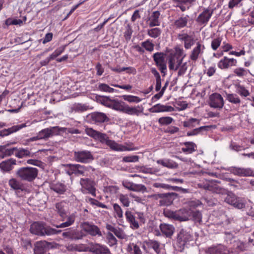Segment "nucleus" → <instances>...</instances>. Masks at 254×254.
<instances>
[{"instance_id": "58836bf2", "label": "nucleus", "mask_w": 254, "mask_h": 254, "mask_svg": "<svg viewBox=\"0 0 254 254\" xmlns=\"http://www.w3.org/2000/svg\"><path fill=\"white\" fill-rule=\"evenodd\" d=\"M200 121L194 118H190L183 123V126L189 128H192L199 125Z\"/></svg>"}, {"instance_id": "09e8293b", "label": "nucleus", "mask_w": 254, "mask_h": 254, "mask_svg": "<svg viewBox=\"0 0 254 254\" xmlns=\"http://www.w3.org/2000/svg\"><path fill=\"white\" fill-rule=\"evenodd\" d=\"M161 33V30L159 28H153L148 30L147 34L151 37L156 38L158 37Z\"/></svg>"}, {"instance_id": "ea45409f", "label": "nucleus", "mask_w": 254, "mask_h": 254, "mask_svg": "<svg viewBox=\"0 0 254 254\" xmlns=\"http://www.w3.org/2000/svg\"><path fill=\"white\" fill-rule=\"evenodd\" d=\"M85 201L86 202L89 203L92 205H96L98 207L102 208H105V209H108V207L107 205L105 204L102 203V202L99 201L98 200L90 197L89 196H86L85 198Z\"/></svg>"}, {"instance_id": "3c124183", "label": "nucleus", "mask_w": 254, "mask_h": 254, "mask_svg": "<svg viewBox=\"0 0 254 254\" xmlns=\"http://www.w3.org/2000/svg\"><path fill=\"white\" fill-rule=\"evenodd\" d=\"M173 121V119L170 117H163L158 119V123L161 126H167L171 124Z\"/></svg>"}, {"instance_id": "69168bd1", "label": "nucleus", "mask_w": 254, "mask_h": 254, "mask_svg": "<svg viewBox=\"0 0 254 254\" xmlns=\"http://www.w3.org/2000/svg\"><path fill=\"white\" fill-rule=\"evenodd\" d=\"M114 234L119 239H124L126 238V235L124 231L119 228H117L114 232Z\"/></svg>"}, {"instance_id": "c03bdc74", "label": "nucleus", "mask_w": 254, "mask_h": 254, "mask_svg": "<svg viewBox=\"0 0 254 254\" xmlns=\"http://www.w3.org/2000/svg\"><path fill=\"white\" fill-rule=\"evenodd\" d=\"M123 98L126 101L129 103H139L141 101L142 99L138 96L130 95H123Z\"/></svg>"}, {"instance_id": "20e7f679", "label": "nucleus", "mask_w": 254, "mask_h": 254, "mask_svg": "<svg viewBox=\"0 0 254 254\" xmlns=\"http://www.w3.org/2000/svg\"><path fill=\"white\" fill-rule=\"evenodd\" d=\"M75 251L89 252L93 254H111V251L107 246L100 243L91 242L88 245L75 244Z\"/></svg>"}, {"instance_id": "f8f14e48", "label": "nucleus", "mask_w": 254, "mask_h": 254, "mask_svg": "<svg viewBox=\"0 0 254 254\" xmlns=\"http://www.w3.org/2000/svg\"><path fill=\"white\" fill-rule=\"evenodd\" d=\"M8 185L10 188L15 191L17 196L20 197L26 192H29L28 189L26 188L23 184L15 178L10 179L8 181Z\"/></svg>"}, {"instance_id": "f704fd0d", "label": "nucleus", "mask_w": 254, "mask_h": 254, "mask_svg": "<svg viewBox=\"0 0 254 254\" xmlns=\"http://www.w3.org/2000/svg\"><path fill=\"white\" fill-rule=\"evenodd\" d=\"M173 1L176 4V7H179L182 11H185L189 8L192 0H173Z\"/></svg>"}, {"instance_id": "680f3d73", "label": "nucleus", "mask_w": 254, "mask_h": 254, "mask_svg": "<svg viewBox=\"0 0 254 254\" xmlns=\"http://www.w3.org/2000/svg\"><path fill=\"white\" fill-rule=\"evenodd\" d=\"M139 160V157L137 155H131L125 156L123 158V161L124 162H136Z\"/></svg>"}, {"instance_id": "9b49d317", "label": "nucleus", "mask_w": 254, "mask_h": 254, "mask_svg": "<svg viewBox=\"0 0 254 254\" xmlns=\"http://www.w3.org/2000/svg\"><path fill=\"white\" fill-rule=\"evenodd\" d=\"M177 195L174 192H168L163 193H158L155 194V198L159 200L160 206H169L172 204L175 197Z\"/></svg>"}, {"instance_id": "7c9ffc66", "label": "nucleus", "mask_w": 254, "mask_h": 254, "mask_svg": "<svg viewBox=\"0 0 254 254\" xmlns=\"http://www.w3.org/2000/svg\"><path fill=\"white\" fill-rule=\"evenodd\" d=\"M160 15V13L159 11H155L151 13L148 18L149 27H152L160 25V22L159 21Z\"/></svg>"}, {"instance_id": "473e14b6", "label": "nucleus", "mask_w": 254, "mask_h": 254, "mask_svg": "<svg viewBox=\"0 0 254 254\" xmlns=\"http://www.w3.org/2000/svg\"><path fill=\"white\" fill-rule=\"evenodd\" d=\"M207 253L210 254H233L232 252H230L228 250L222 246L210 248L207 250Z\"/></svg>"}, {"instance_id": "4be33fe9", "label": "nucleus", "mask_w": 254, "mask_h": 254, "mask_svg": "<svg viewBox=\"0 0 254 254\" xmlns=\"http://www.w3.org/2000/svg\"><path fill=\"white\" fill-rule=\"evenodd\" d=\"M183 58L177 55H171L169 58L168 64L170 70H177L182 63Z\"/></svg>"}, {"instance_id": "aec40b11", "label": "nucleus", "mask_w": 254, "mask_h": 254, "mask_svg": "<svg viewBox=\"0 0 254 254\" xmlns=\"http://www.w3.org/2000/svg\"><path fill=\"white\" fill-rule=\"evenodd\" d=\"M91 121L96 125L108 122L110 120L107 116L104 113L94 112L90 115Z\"/></svg>"}, {"instance_id": "603ef678", "label": "nucleus", "mask_w": 254, "mask_h": 254, "mask_svg": "<svg viewBox=\"0 0 254 254\" xmlns=\"http://www.w3.org/2000/svg\"><path fill=\"white\" fill-rule=\"evenodd\" d=\"M206 130V126H202L198 127H196L192 130L188 131L187 133V136H192L197 135L202 131Z\"/></svg>"}, {"instance_id": "864d4df0", "label": "nucleus", "mask_w": 254, "mask_h": 254, "mask_svg": "<svg viewBox=\"0 0 254 254\" xmlns=\"http://www.w3.org/2000/svg\"><path fill=\"white\" fill-rule=\"evenodd\" d=\"M66 45L61 46L56 49L54 52L51 55V59L54 60L61 55L65 50Z\"/></svg>"}, {"instance_id": "e2e57ef3", "label": "nucleus", "mask_w": 254, "mask_h": 254, "mask_svg": "<svg viewBox=\"0 0 254 254\" xmlns=\"http://www.w3.org/2000/svg\"><path fill=\"white\" fill-rule=\"evenodd\" d=\"M201 219V213L198 211H192L191 210L190 214V220L193 219L196 221H199Z\"/></svg>"}, {"instance_id": "c85d7f7f", "label": "nucleus", "mask_w": 254, "mask_h": 254, "mask_svg": "<svg viewBox=\"0 0 254 254\" xmlns=\"http://www.w3.org/2000/svg\"><path fill=\"white\" fill-rule=\"evenodd\" d=\"M50 189L59 194H64L67 190V187L61 182L52 183L50 186Z\"/></svg>"}, {"instance_id": "0eeeda50", "label": "nucleus", "mask_w": 254, "mask_h": 254, "mask_svg": "<svg viewBox=\"0 0 254 254\" xmlns=\"http://www.w3.org/2000/svg\"><path fill=\"white\" fill-rule=\"evenodd\" d=\"M38 170L32 167H23L19 168L16 175L21 180L27 182H33L37 177Z\"/></svg>"}, {"instance_id": "2f4dec72", "label": "nucleus", "mask_w": 254, "mask_h": 254, "mask_svg": "<svg viewBox=\"0 0 254 254\" xmlns=\"http://www.w3.org/2000/svg\"><path fill=\"white\" fill-rule=\"evenodd\" d=\"M189 18V16L188 15L180 17L174 21V26L176 29H181L185 27L188 23Z\"/></svg>"}, {"instance_id": "b1692460", "label": "nucleus", "mask_w": 254, "mask_h": 254, "mask_svg": "<svg viewBox=\"0 0 254 254\" xmlns=\"http://www.w3.org/2000/svg\"><path fill=\"white\" fill-rule=\"evenodd\" d=\"M231 172L235 175L240 177H248L253 176V172L250 168H244L234 167L231 169Z\"/></svg>"}, {"instance_id": "a19ab883", "label": "nucleus", "mask_w": 254, "mask_h": 254, "mask_svg": "<svg viewBox=\"0 0 254 254\" xmlns=\"http://www.w3.org/2000/svg\"><path fill=\"white\" fill-rule=\"evenodd\" d=\"M184 147L182 148V150L187 153H191L195 149V144L192 142H186L184 143Z\"/></svg>"}, {"instance_id": "c9c22d12", "label": "nucleus", "mask_w": 254, "mask_h": 254, "mask_svg": "<svg viewBox=\"0 0 254 254\" xmlns=\"http://www.w3.org/2000/svg\"><path fill=\"white\" fill-rule=\"evenodd\" d=\"M106 145L108 146L112 150L118 151L128 150L129 149L123 145L119 144L114 140L109 139Z\"/></svg>"}, {"instance_id": "bb28decb", "label": "nucleus", "mask_w": 254, "mask_h": 254, "mask_svg": "<svg viewBox=\"0 0 254 254\" xmlns=\"http://www.w3.org/2000/svg\"><path fill=\"white\" fill-rule=\"evenodd\" d=\"M26 127V124H22L20 125H17L15 126H13L11 127L8 128L7 129H4L0 131V136L1 137H4L5 136L8 135L12 133L15 132L21 129Z\"/></svg>"}, {"instance_id": "393cba45", "label": "nucleus", "mask_w": 254, "mask_h": 254, "mask_svg": "<svg viewBox=\"0 0 254 254\" xmlns=\"http://www.w3.org/2000/svg\"><path fill=\"white\" fill-rule=\"evenodd\" d=\"M151 113H160V112H173L174 109L171 106L164 105L161 104H157L154 105L149 110Z\"/></svg>"}, {"instance_id": "052dcab7", "label": "nucleus", "mask_w": 254, "mask_h": 254, "mask_svg": "<svg viewBox=\"0 0 254 254\" xmlns=\"http://www.w3.org/2000/svg\"><path fill=\"white\" fill-rule=\"evenodd\" d=\"M153 186L156 188H162L168 190H175L174 187L164 183H155L153 184Z\"/></svg>"}, {"instance_id": "8fccbe9b", "label": "nucleus", "mask_w": 254, "mask_h": 254, "mask_svg": "<svg viewBox=\"0 0 254 254\" xmlns=\"http://www.w3.org/2000/svg\"><path fill=\"white\" fill-rule=\"evenodd\" d=\"M119 199L124 207H128L130 204V200L127 194H120L119 196Z\"/></svg>"}, {"instance_id": "412c9836", "label": "nucleus", "mask_w": 254, "mask_h": 254, "mask_svg": "<svg viewBox=\"0 0 254 254\" xmlns=\"http://www.w3.org/2000/svg\"><path fill=\"white\" fill-rule=\"evenodd\" d=\"M51 244L45 241L37 242L35 246L34 254H46Z\"/></svg>"}, {"instance_id": "bf43d9fd", "label": "nucleus", "mask_w": 254, "mask_h": 254, "mask_svg": "<svg viewBox=\"0 0 254 254\" xmlns=\"http://www.w3.org/2000/svg\"><path fill=\"white\" fill-rule=\"evenodd\" d=\"M237 91L242 96L247 97L250 95L249 91L245 87L240 85L237 87Z\"/></svg>"}, {"instance_id": "a18cd8bd", "label": "nucleus", "mask_w": 254, "mask_h": 254, "mask_svg": "<svg viewBox=\"0 0 254 254\" xmlns=\"http://www.w3.org/2000/svg\"><path fill=\"white\" fill-rule=\"evenodd\" d=\"M141 45L147 51L152 52L154 50V45L150 39H147L146 41L142 42L141 43Z\"/></svg>"}, {"instance_id": "4c0bfd02", "label": "nucleus", "mask_w": 254, "mask_h": 254, "mask_svg": "<svg viewBox=\"0 0 254 254\" xmlns=\"http://www.w3.org/2000/svg\"><path fill=\"white\" fill-rule=\"evenodd\" d=\"M145 244L148 248H151L157 253L160 252V244L159 242L154 240H148L145 242Z\"/></svg>"}, {"instance_id": "f257e3e1", "label": "nucleus", "mask_w": 254, "mask_h": 254, "mask_svg": "<svg viewBox=\"0 0 254 254\" xmlns=\"http://www.w3.org/2000/svg\"><path fill=\"white\" fill-rule=\"evenodd\" d=\"M100 103L104 106L117 111H119L129 115L138 116L141 112L137 107H130L124 102L118 99L110 98L109 96H102L100 99Z\"/></svg>"}, {"instance_id": "c756f323", "label": "nucleus", "mask_w": 254, "mask_h": 254, "mask_svg": "<svg viewBox=\"0 0 254 254\" xmlns=\"http://www.w3.org/2000/svg\"><path fill=\"white\" fill-rule=\"evenodd\" d=\"M237 61L234 59H228L225 57L218 64V66L221 69L228 68L230 66L235 65Z\"/></svg>"}, {"instance_id": "5701e85b", "label": "nucleus", "mask_w": 254, "mask_h": 254, "mask_svg": "<svg viewBox=\"0 0 254 254\" xmlns=\"http://www.w3.org/2000/svg\"><path fill=\"white\" fill-rule=\"evenodd\" d=\"M62 235L64 238H67L71 240H79L81 239L83 237V235L81 231L76 229H71L64 232Z\"/></svg>"}, {"instance_id": "79ce46f5", "label": "nucleus", "mask_w": 254, "mask_h": 254, "mask_svg": "<svg viewBox=\"0 0 254 254\" xmlns=\"http://www.w3.org/2000/svg\"><path fill=\"white\" fill-rule=\"evenodd\" d=\"M201 44L199 43H197L196 46L193 49L191 54L190 55V59L192 61H196L201 51Z\"/></svg>"}, {"instance_id": "338daca9", "label": "nucleus", "mask_w": 254, "mask_h": 254, "mask_svg": "<svg viewBox=\"0 0 254 254\" xmlns=\"http://www.w3.org/2000/svg\"><path fill=\"white\" fill-rule=\"evenodd\" d=\"M179 131V128L177 127L170 126L164 130L165 133L174 134Z\"/></svg>"}, {"instance_id": "49530a36", "label": "nucleus", "mask_w": 254, "mask_h": 254, "mask_svg": "<svg viewBox=\"0 0 254 254\" xmlns=\"http://www.w3.org/2000/svg\"><path fill=\"white\" fill-rule=\"evenodd\" d=\"M226 99L230 102L234 104H239L241 102L240 99L235 94H227L226 95Z\"/></svg>"}, {"instance_id": "dca6fc26", "label": "nucleus", "mask_w": 254, "mask_h": 254, "mask_svg": "<svg viewBox=\"0 0 254 254\" xmlns=\"http://www.w3.org/2000/svg\"><path fill=\"white\" fill-rule=\"evenodd\" d=\"M159 229L161 232V235L168 238H171L175 232V227L173 225L167 223H161L159 225ZM156 236H160L161 233L159 231H156Z\"/></svg>"}, {"instance_id": "7ed1b4c3", "label": "nucleus", "mask_w": 254, "mask_h": 254, "mask_svg": "<svg viewBox=\"0 0 254 254\" xmlns=\"http://www.w3.org/2000/svg\"><path fill=\"white\" fill-rule=\"evenodd\" d=\"M55 211L57 212L62 219V221H64L67 217V220L60 225H54L56 228H65L72 225L75 220V215L72 213L69 215L67 214V204L64 201H61L55 204Z\"/></svg>"}, {"instance_id": "37998d69", "label": "nucleus", "mask_w": 254, "mask_h": 254, "mask_svg": "<svg viewBox=\"0 0 254 254\" xmlns=\"http://www.w3.org/2000/svg\"><path fill=\"white\" fill-rule=\"evenodd\" d=\"M97 89L100 91L107 93H113L115 90V89L110 87L105 83H99Z\"/></svg>"}, {"instance_id": "72a5a7b5", "label": "nucleus", "mask_w": 254, "mask_h": 254, "mask_svg": "<svg viewBox=\"0 0 254 254\" xmlns=\"http://www.w3.org/2000/svg\"><path fill=\"white\" fill-rule=\"evenodd\" d=\"M157 163L169 169H175L178 167V164L171 159L158 160Z\"/></svg>"}, {"instance_id": "f3484780", "label": "nucleus", "mask_w": 254, "mask_h": 254, "mask_svg": "<svg viewBox=\"0 0 254 254\" xmlns=\"http://www.w3.org/2000/svg\"><path fill=\"white\" fill-rule=\"evenodd\" d=\"M81 227L82 229L89 235L95 237L98 236L100 237L102 236V232L99 228L94 224L86 222L81 224Z\"/></svg>"}, {"instance_id": "f03ea898", "label": "nucleus", "mask_w": 254, "mask_h": 254, "mask_svg": "<svg viewBox=\"0 0 254 254\" xmlns=\"http://www.w3.org/2000/svg\"><path fill=\"white\" fill-rule=\"evenodd\" d=\"M219 182L216 180H207V190L218 194H226L224 201L238 209L245 207L244 203L238 200L236 196L232 192L228 191L219 185Z\"/></svg>"}, {"instance_id": "6e6d98bb", "label": "nucleus", "mask_w": 254, "mask_h": 254, "mask_svg": "<svg viewBox=\"0 0 254 254\" xmlns=\"http://www.w3.org/2000/svg\"><path fill=\"white\" fill-rule=\"evenodd\" d=\"M107 239L108 241V244L111 247L117 244V240L116 238L111 232L107 233Z\"/></svg>"}, {"instance_id": "774afa93", "label": "nucleus", "mask_w": 254, "mask_h": 254, "mask_svg": "<svg viewBox=\"0 0 254 254\" xmlns=\"http://www.w3.org/2000/svg\"><path fill=\"white\" fill-rule=\"evenodd\" d=\"M234 72L239 77H242L247 74V71L243 68H237L234 70Z\"/></svg>"}, {"instance_id": "4d7b16f0", "label": "nucleus", "mask_w": 254, "mask_h": 254, "mask_svg": "<svg viewBox=\"0 0 254 254\" xmlns=\"http://www.w3.org/2000/svg\"><path fill=\"white\" fill-rule=\"evenodd\" d=\"M196 21L200 25L203 24L206 22V9H204L203 11L198 15Z\"/></svg>"}, {"instance_id": "423d86ee", "label": "nucleus", "mask_w": 254, "mask_h": 254, "mask_svg": "<svg viewBox=\"0 0 254 254\" xmlns=\"http://www.w3.org/2000/svg\"><path fill=\"white\" fill-rule=\"evenodd\" d=\"M190 213L191 209L185 208L180 209L176 211L165 209L163 211V214L166 217L180 222L190 220Z\"/></svg>"}, {"instance_id": "a878e982", "label": "nucleus", "mask_w": 254, "mask_h": 254, "mask_svg": "<svg viewBox=\"0 0 254 254\" xmlns=\"http://www.w3.org/2000/svg\"><path fill=\"white\" fill-rule=\"evenodd\" d=\"M16 161L13 158L2 161L0 163V169L3 172H9L13 169Z\"/></svg>"}, {"instance_id": "e433bc0d", "label": "nucleus", "mask_w": 254, "mask_h": 254, "mask_svg": "<svg viewBox=\"0 0 254 254\" xmlns=\"http://www.w3.org/2000/svg\"><path fill=\"white\" fill-rule=\"evenodd\" d=\"M55 127L44 128L38 133V136L40 139H46L54 135Z\"/></svg>"}, {"instance_id": "9d476101", "label": "nucleus", "mask_w": 254, "mask_h": 254, "mask_svg": "<svg viewBox=\"0 0 254 254\" xmlns=\"http://www.w3.org/2000/svg\"><path fill=\"white\" fill-rule=\"evenodd\" d=\"M73 158L76 162L82 163H89L94 160L91 152L86 150L74 151Z\"/></svg>"}, {"instance_id": "cd10ccee", "label": "nucleus", "mask_w": 254, "mask_h": 254, "mask_svg": "<svg viewBox=\"0 0 254 254\" xmlns=\"http://www.w3.org/2000/svg\"><path fill=\"white\" fill-rule=\"evenodd\" d=\"M125 216L127 222L129 224L130 227L134 230L139 228V225L138 222L135 220V217L132 213L129 210H127L125 212Z\"/></svg>"}, {"instance_id": "1a4fd4ad", "label": "nucleus", "mask_w": 254, "mask_h": 254, "mask_svg": "<svg viewBox=\"0 0 254 254\" xmlns=\"http://www.w3.org/2000/svg\"><path fill=\"white\" fill-rule=\"evenodd\" d=\"M193 240V236L189 232L182 230L178 234L176 245L178 247V251L182 252L185 245L190 241Z\"/></svg>"}, {"instance_id": "a211bd4d", "label": "nucleus", "mask_w": 254, "mask_h": 254, "mask_svg": "<svg viewBox=\"0 0 254 254\" xmlns=\"http://www.w3.org/2000/svg\"><path fill=\"white\" fill-rule=\"evenodd\" d=\"M209 104L211 107L222 109L224 106L223 98L219 93H213L209 97Z\"/></svg>"}, {"instance_id": "39448f33", "label": "nucleus", "mask_w": 254, "mask_h": 254, "mask_svg": "<svg viewBox=\"0 0 254 254\" xmlns=\"http://www.w3.org/2000/svg\"><path fill=\"white\" fill-rule=\"evenodd\" d=\"M30 231L31 233L38 236H51L58 234L62 231L47 226L45 223L40 222H35L30 226Z\"/></svg>"}, {"instance_id": "13d9d810", "label": "nucleus", "mask_w": 254, "mask_h": 254, "mask_svg": "<svg viewBox=\"0 0 254 254\" xmlns=\"http://www.w3.org/2000/svg\"><path fill=\"white\" fill-rule=\"evenodd\" d=\"M30 154L31 153L28 150L21 149L15 153V156L19 158H21L25 156H30Z\"/></svg>"}, {"instance_id": "0e129e2a", "label": "nucleus", "mask_w": 254, "mask_h": 254, "mask_svg": "<svg viewBox=\"0 0 254 254\" xmlns=\"http://www.w3.org/2000/svg\"><path fill=\"white\" fill-rule=\"evenodd\" d=\"M132 191L143 192L146 191V188L142 184H134Z\"/></svg>"}, {"instance_id": "5fc2aeb1", "label": "nucleus", "mask_w": 254, "mask_h": 254, "mask_svg": "<svg viewBox=\"0 0 254 254\" xmlns=\"http://www.w3.org/2000/svg\"><path fill=\"white\" fill-rule=\"evenodd\" d=\"M133 31L132 30L131 27L127 24L126 27V30L124 32V37L126 40L127 42L131 39V37Z\"/></svg>"}, {"instance_id": "2eb2a0df", "label": "nucleus", "mask_w": 254, "mask_h": 254, "mask_svg": "<svg viewBox=\"0 0 254 254\" xmlns=\"http://www.w3.org/2000/svg\"><path fill=\"white\" fill-rule=\"evenodd\" d=\"M66 168V173L68 175H83L85 171V167L80 164H66L64 165Z\"/></svg>"}, {"instance_id": "ddd939ff", "label": "nucleus", "mask_w": 254, "mask_h": 254, "mask_svg": "<svg viewBox=\"0 0 254 254\" xmlns=\"http://www.w3.org/2000/svg\"><path fill=\"white\" fill-rule=\"evenodd\" d=\"M165 54L162 52H156L153 55V59L156 65L161 73H166L167 71L166 64L165 60Z\"/></svg>"}, {"instance_id": "4468645a", "label": "nucleus", "mask_w": 254, "mask_h": 254, "mask_svg": "<svg viewBox=\"0 0 254 254\" xmlns=\"http://www.w3.org/2000/svg\"><path fill=\"white\" fill-rule=\"evenodd\" d=\"M85 131L88 135L95 140H98L103 144H106L107 141L109 139V137L107 134L94 130L92 128L87 127L85 129Z\"/></svg>"}, {"instance_id": "6ab92c4d", "label": "nucleus", "mask_w": 254, "mask_h": 254, "mask_svg": "<svg viewBox=\"0 0 254 254\" xmlns=\"http://www.w3.org/2000/svg\"><path fill=\"white\" fill-rule=\"evenodd\" d=\"M178 38L180 41L184 42V47L186 49H190L195 41L192 35H189L187 33L178 34Z\"/></svg>"}, {"instance_id": "6e6552de", "label": "nucleus", "mask_w": 254, "mask_h": 254, "mask_svg": "<svg viewBox=\"0 0 254 254\" xmlns=\"http://www.w3.org/2000/svg\"><path fill=\"white\" fill-rule=\"evenodd\" d=\"M79 183L81 186L80 191L83 194L90 193L93 196H96V189L95 183L94 181L89 178H81Z\"/></svg>"}, {"instance_id": "de8ad7c7", "label": "nucleus", "mask_w": 254, "mask_h": 254, "mask_svg": "<svg viewBox=\"0 0 254 254\" xmlns=\"http://www.w3.org/2000/svg\"><path fill=\"white\" fill-rule=\"evenodd\" d=\"M113 209L115 213V217L119 219L123 218V211L121 206L117 203L113 204Z\"/></svg>"}]
</instances>
